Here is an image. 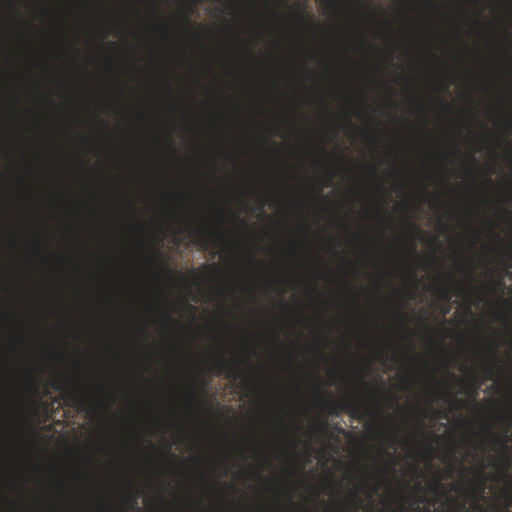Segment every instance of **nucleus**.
I'll use <instances>...</instances> for the list:
<instances>
[{
	"mask_svg": "<svg viewBox=\"0 0 512 512\" xmlns=\"http://www.w3.org/2000/svg\"><path fill=\"white\" fill-rule=\"evenodd\" d=\"M90 153L96 155V71L90 73Z\"/></svg>",
	"mask_w": 512,
	"mask_h": 512,
	"instance_id": "obj_2",
	"label": "nucleus"
},
{
	"mask_svg": "<svg viewBox=\"0 0 512 512\" xmlns=\"http://www.w3.org/2000/svg\"><path fill=\"white\" fill-rule=\"evenodd\" d=\"M58 491L62 498L65 500L68 498V485L64 481H58L57 482Z\"/></svg>",
	"mask_w": 512,
	"mask_h": 512,
	"instance_id": "obj_5",
	"label": "nucleus"
},
{
	"mask_svg": "<svg viewBox=\"0 0 512 512\" xmlns=\"http://www.w3.org/2000/svg\"><path fill=\"white\" fill-rule=\"evenodd\" d=\"M55 512H66V509L63 507H54Z\"/></svg>",
	"mask_w": 512,
	"mask_h": 512,
	"instance_id": "obj_6",
	"label": "nucleus"
},
{
	"mask_svg": "<svg viewBox=\"0 0 512 512\" xmlns=\"http://www.w3.org/2000/svg\"><path fill=\"white\" fill-rule=\"evenodd\" d=\"M90 63L96 64V0H90Z\"/></svg>",
	"mask_w": 512,
	"mask_h": 512,
	"instance_id": "obj_3",
	"label": "nucleus"
},
{
	"mask_svg": "<svg viewBox=\"0 0 512 512\" xmlns=\"http://www.w3.org/2000/svg\"><path fill=\"white\" fill-rule=\"evenodd\" d=\"M53 388L58 391H66L68 394L71 395L72 398L76 399V395H74V391L72 388H70L67 383H65L62 380L56 381L53 385Z\"/></svg>",
	"mask_w": 512,
	"mask_h": 512,
	"instance_id": "obj_4",
	"label": "nucleus"
},
{
	"mask_svg": "<svg viewBox=\"0 0 512 512\" xmlns=\"http://www.w3.org/2000/svg\"><path fill=\"white\" fill-rule=\"evenodd\" d=\"M90 512H96V209H90Z\"/></svg>",
	"mask_w": 512,
	"mask_h": 512,
	"instance_id": "obj_1",
	"label": "nucleus"
}]
</instances>
